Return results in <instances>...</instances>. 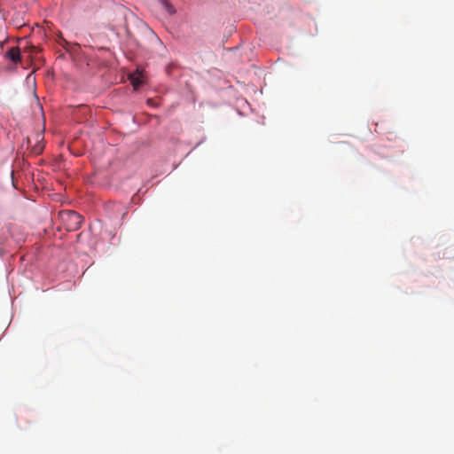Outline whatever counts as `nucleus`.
<instances>
[{
  "label": "nucleus",
  "instance_id": "obj_4",
  "mask_svg": "<svg viewBox=\"0 0 454 454\" xmlns=\"http://www.w3.org/2000/svg\"><path fill=\"white\" fill-rule=\"evenodd\" d=\"M43 150V145L37 142L31 149V153L34 154H40Z\"/></svg>",
  "mask_w": 454,
  "mask_h": 454
},
{
  "label": "nucleus",
  "instance_id": "obj_5",
  "mask_svg": "<svg viewBox=\"0 0 454 454\" xmlns=\"http://www.w3.org/2000/svg\"><path fill=\"white\" fill-rule=\"evenodd\" d=\"M131 82L135 89H137L143 83V81L140 78H135L133 76L131 77Z\"/></svg>",
  "mask_w": 454,
  "mask_h": 454
},
{
  "label": "nucleus",
  "instance_id": "obj_2",
  "mask_svg": "<svg viewBox=\"0 0 454 454\" xmlns=\"http://www.w3.org/2000/svg\"><path fill=\"white\" fill-rule=\"evenodd\" d=\"M5 55L14 63L20 61V51L18 47H12Z\"/></svg>",
  "mask_w": 454,
  "mask_h": 454
},
{
  "label": "nucleus",
  "instance_id": "obj_6",
  "mask_svg": "<svg viewBox=\"0 0 454 454\" xmlns=\"http://www.w3.org/2000/svg\"><path fill=\"white\" fill-rule=\"evenodd\" d=\"M147 103H148L149 105L153 106V99H151V98L147 100Z\"/></svg>",
  "mask_w": 454,
  "mask_h": 454
},
{
  "label": "nucleus",
  "instance_id": "obj_3",
  "mask_svg": "<svg viewBox=\"0 0 454 454\" xmlns=\"http://www.w3.org/2000/svg\"><path fill=\"white\" fill-rule=\"evenodd\" d=\"M159 2L160 3V4L165 8V10L167 11V12L169 14V15H173L176 13V9L174 8V6L169 3L168 0H159Z\"/></svg>",
  "mask_w": 454,
  "mask_h": 454
},
{
  "label": "nucleus",
  "instance_id": "obj_1",
  "mask_svg": "<svg viewBox=\"0 0 454 454\" xmlns=\"http://www.w3.org/2000/svg\"><path fill=\"white\" fill-rule=\"evenodd\" d=\"M59 220L67 231H75L81 228L82 217L72 210H62L59 213Z\"/></svg>",
  "mask_w": 454,
  "mask_h": 454
}]
</instances>
